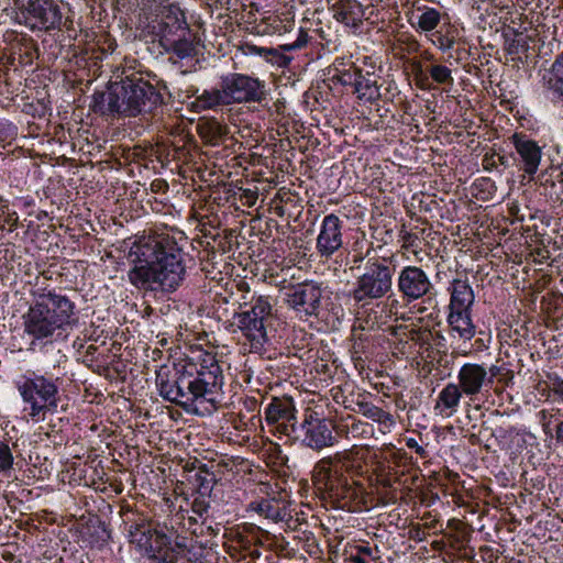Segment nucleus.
<instances>
[{"label": "nucleus", "instance_id": "9d476101", "mask_svg": "<svg viewBox=\"0 0 563 563\" xmlns=\"http://www.w3.org/2000/svg\"><path fill=\"white\" fill-rule=\"evenodd\" d=\"M188 29L185 13L174 4L163 7L146 25L147 33L157 40L161 47L174 43L173 40L187 33Z\"/></svg>", "mask_w": 563, "mask_h": 563}, {"label": "nucleus", "instance_id": "f3484780", "mask_svg": "<svg viewBox=\"0 0 563 563\" xmlns=\"http://www.w3.org/2000/svg\"><path fill=\"white\" fill-rule=\"evenodd\" d=\"M518 155V165L528 175H534L542 157L541 146L525 133H515L510 137Z\"/></svg>", "mask_w": 563, "mask_h": 563}, {"label": "nucleus", "instance_id": "37998d69", "mask_svg": "<svg viewBox=\"0 0 563 563\" xmlns=\"http://www.w3.org/2000/svg\"><path fill=\"white\" fill-rule=\"evenodd\" d=\"M498 163L496 159V155L493 154L490 156H485L484 158V168L485 169H492L494 167H497Z\"/></svg>", "mask_w": 563, "mask_h": 563}, {"label": "nucleus", "instance_id": "f8f14e48", "mask_svg": "<svg viewBox=\"0 0 563 563\" xmlns=\"http://www.w3.org/2000/svg\"><path fill=\"white\" fill-rule=\"evenodd\" d=\"M265 420L275 432L292 439L299 427L295 402L290 397H274L265 408Z\"/></svg>", "mask_w": 563, "mask_h": 563}, {"label": "nucleus", "instance_id": "423d86ee", "mask_svg": "<svg viewBox=\"0 0 563 563\" xmlns=\"http://www.w3.org/2000/svg\"><path fill=\"white\" fill-rule=\"evenodd\" d=\"M364 262L362 273L356 277L351 297L362 306L373 300H379L393 290L396 273V257L371 256L369 252L363 256H355L353 263Z\"/></svg>", "mask_w": 563, "mask_h": 563}, {"label": "nucleus", "instance_id": "6e6552de", "mask_svg": "<svg viewBox=\"0 0 563 563\" xmlns=\"http://www.w3.org/2000/svg\"><path fill=\"white\" fill-rule=\"evenodd\" d=\"M16 387L23 401L30 405L32 418L46 410L56 409L58 386L55 380L33 373L32 376H23Z\"/></svg>", "mask_w": 563, "mask_h": 563}, {"label": "nucleus", "instance_id": "9b49d317", "mask_svg": "<svg viewBox=\"0 0 563 563\" xmlns=\"http://www.w3.org/2000/svg\"><path fill=\"white\" fill-rule=\"evenodd\" d=\"M396 288L407 303L434 295V285L429 273L416 265H406L397 273Z\"/></svg>", "mask_w": 563, "mask_h": 563}, {"label": "nucleus", "instance_id": "c85d7f7f", "mask_svg": "<svg viewBox=\"0 0 563 563\" xmlns=\"http://www.w3.org/2000/svg\"><path fill=\"white\" fill-rule=\"evenodd\" d=\"M418 10L421 11L417 15L418 29L426 33L435 30L441 22V13L437 9L428 7L419 8Z\"/></svg>", "mask_w": 563, "mask_h": 563}, {"label": "nucleus", "instance_id": "412c9836", "mask_svg": "<svg viewBox=\"0 0 563 563\" xmlns=\"http://www.w3.org/2000/svg\"><path fill=\"white\" fill-rule=\"evenodd\" d=\"M451 292L450 311H471L475 296L472 287L466 280L454 279L449 288Z\"/></svg>", "mask_w": 563, "mask_h": 563}, {"label": "nucleus", "instance_id": "864d4df0", "mask_svg": "<svg viewBox=\"0 0 563 563\" xmlns=\"http://www.w3.org/2000/svg\"><path fill=\"white\" fill-rule=\"evenodd\" d=\"M384 486H385V487H390V486H391V484H390V482H389V481H386V482L384 483Z\"/></svg>", "mask_w": 563, "mask_h": 563}, {"label": "nucleus", "instance_id": "2eb2a0df", "mask_svg": "<svg viewBox=\"0 0 563 563\" xmlns=\"http://www.w3.org/2000/svg\"><path fill=\"white\" fill-rule=\"evenodd\" d=\"M342 220L333 213L323 218L316 244L320 257L329 258L342 247Z\"/></svg>", "mask_w": 563, "mask_h": 563}, {"label": "nucleus", "instance_id": "c756f323", "mask_svg": "<svg viewBox=\"0 0 563 563\" xmlns=\"http://www.w3.org/2000/svg\"><path fill=\"white\" fill-rule=\"evenodd\" d=\"M249 508L256 511L261 516L272 519L274 521H278L283 519L280 508L275 504L274 500L269 499H261L257 501H252L249 505Z\"/></svg>", "mask_w": 563, "mask_h": 563}, {"label": "nucleus", "instance_id": "4be33fe9", "mask_svg": "<svg viewBox=\"0 0 563 563\" xmlns=\"http://www.w3.org/2000/svg\"><path fill=\"white\" fill-rule=\"evenodd\" d=\"M448 324L451 335H457L464 342L470 341L476 334V327L473 323L471 311H450L448 316Z\"/></svg>", "mask_w": 563, "mask_h": 563}, {"label": "nucleus", "instance_id": "ea45409f", "mask_svg": "<svg viewBox=\"0 0 563 563\" xmlns=\"http://www.w3.org/2000/svg\"><path fill=\"white\" fill-rule=\"evenodd\" d=\"M172 549L174 550V554H176V562L180 563V560L184 559L185 552L187 550L185 538L177 537L176 540L172 539Z\"/></svg>", "mask_w": 563, "mask_h": 563}, {"label": "nucleus", "instance_id": "de8ad7c7", "mask_svg": "<svg viewBox=\"0 0 563 563\" xmlns=\"http://www.w3.org/2000/svg\"><path fill=\"white\" fill-rule=\"evenodd\" d=\"M498 165L507 166L508 159L504 155L495 154Z\"/></svg>", "mask_w": 563, "mask_h": 563}, {"label": "nucleus", "instance_id": "aec40b11", "mask_svg": "<svg viewBox=\"0 0 563 563\" xmlns=\"http://www.w3.org/2000/svg\"><path fill=\"white\" fill-rule=\"evenodd\" d=\"M463 398H465V394H463L457 384L449 383L439 393L434 410L442 417L450 418L457 412Z\"/></svg>", "mask_w": 563, "mask_h": 563}, {"label": "nucleus", "instance_id": "7ed1b4c3", "mask_svg": "<svg viewBox=\"0 0 563 563\" xmlns=\"http://www.w3.org/2000/svg\"><path fill=\"white\" fill-rule=\"evenodd\" d=\"M162 93L143 77L132 74L92 95L90 109L102 117H136L163 104Z\"/></svg>", "mask_w": 563, "mask_h": 563}, {"label": "nucleus", "instance_id": "a19ab883", "mask_svg": "<svg viewBox=\"0 0 563 563\" xmlns=\"http://www.w3.org/2000/svg\"><path fill=\"white\" fill-rule=\"evenodd\" d=\"M438 46L442 51H449L451 49L455 44V36L451 35L449 32L446 34H440L438 36Z\"/></svg>", "mask_w": 563, "mask_h": 563}, {"label": "nucleus", "instance_id": "f03ea898", "mask_svg": "<svg viewBox=\"0 0 563 563\" xmlns=\"http://www.w3.org/2000/svg\"><path fill=\"white\" fill-rule=\"evenodd\" d=\"M223 385L222 368L213 355L207 354L199 364L188 363L180 369L161 368L156 373L159 396L181 407L187 412H197L198 401L216 402Z\"/></svg>", "mask_w": 563, "mask_h": 563}, {"label": "nucleus", "instance_id": "5fc2aeb1", "mask_svg": "<svg viewBox=\"0 0 563 563\" xmlns=\"http://www.w3.org/2000/svg\"><path fill=\"white\" fill-rule=\"evenodd\" d=\"M220 300H222L224 303H227V302H228V299H227L225 297H221V298L219 299V301H220Z\"/></svg>", "mask_w": 563, "mask_h": 563}, {"label": "nucleus", "instance_id": "a18cd8bd", "mask_svg": "<svg viewBox=\"0 0 563 563\" xmlns=\"http://www.w3.org/2000/svg\"><path fill=\"white\" fill-rule=\"evenodd\" d=\"M432 339H433L435 345L443 346V341H445V338L440 331L435 332L432 335Z\"/></svg>", "mask_w": 563, "mask_h": 563}, {"label": "nucleus", "instance_id": "39448f33", "mask_svg": "<svg viewBox=\"0 0 563 563\" xmlns=\"http://www.w3.org/2000/svg\"><path fill=\"white\" fill-rule=\"evenodd\" d=\"M33 303L24 314V331L37 339H47L56 330L73 324L75 305L64 295L55 291L36 292Z\"/></svg>", "mask_w": 563, "mask_h": 563}, {"label": "nucleus", "instance_id": "e433bc0d", "mask_svg": "<svg viewBox=\"0 0 563 563\" xmlns=\"http://www.w3.org/2000/svg\"><path fill=\"white\" fill-rule=\"evenodd\" d=\"M208 498H210V496L196 495L191 503L192 512L199 516L200 518L207 515L209 511L210 503Z\"/></svg>", "mask_w": 563, "mask_h": 563}, {"label": "nucleus", "instance_id": "c03bdc74", "mask_svg": "<svg viewBox=\"0 0 563 563\" xmlns=\"http://www.w3.org/2000/svg\"><path fill=\"white\" fill-rule=\"evenodd\" d=\"M554 437L556 442L563 445V419L556 423Z\"/></svg>", "mask_w": 563, "mask_h": 563}, {"label": "nucleus", "instance_id": "a211bd4d", "mask_svg": "<svg viewBox=\"0 0 563 563\" xmlns=\"http://www.w3.org/2000/svg\"><path fill=\"white\" fill-rule=\"evenodd\" d=\"M238 327L250 343V351L262 353L268 341L266 327L263 322L250 317V313L234 312Z\"/></svg>", "mask_w": 563, "mask_h": 563}, {"label": "nucleus", "instance_id": "72a5a7b5", "mask_svg": "<svg viewBox=\"0 0 563 563\" xmlns=\"http://www.w3.org/2000/svg\"><path fill=\"white\" fill-rule=\"evenodd\" d=\"M352 0H341L333 4V18L345 25H350V15L352 13Z\"/></svg>", "mask_w": 563, "mask_h": 563}, {"label": "nucleus", "instance_id": "1a4fd4ad", "mask_svg": "<svg viewBox=\"0 0 563 563\" xmlns=\"http://www.w3.org/2000/svg\"><path fill=\"white\" fill-rule=\"evenodd\" d=\"M333 429L332 421L307 408L291 440L299 441L303 446L319 452L333 446L338 442Z\"/></svg>", "mask_w": 563, "mask_h": 563}, {"label": "nucleus", "instance_id": "393cba45", "mask_svg": "<svg viewBox=\"0 0 563 563\" xmlns=\"http://www.w3.org/2000/svg\"><path fill=\"white\" fill-rule=\"evenodd\" d=\"M194 37V33L188 29L187 33H183L180 36H177L173 40L174 43L165 45L163 49L167 54H174L179 59L194 57L197 54Z\"/></svg>", "mask_w": 563, "mask_h": 563}, {"label": "nucleus", "instance_id": "7c9ffc66", "mask_svg": "<svg viewBox=\"0 0 563 563\" xmlns=\"http://www.w3.org/2000/svg\"><path fill=\"white\" fill-rule=\"evenodd\" d=\"M358 411L366 418L380 424L393 423V417L389 412L371 402H357Z\"/></svg>", "mask_w": 563, "mask_h": 563}, {"label": "nucleus", "instance_id": "bb28decb", "mask_svg": "<svg viewBox=\"0 0 563 563\" xmlns=\"http://www.w3.org/2000/svg\"><path fill=\"white\" fill-rule=\"evenodd\" d=\"M242 313H250V317L267 324L273 317V306L268 297L258 296L251 300V309L242 311Z\"/></svg>", "mask_w": 563, "mask_h": 563}, {"label": "nucleus", "instance_id": "f257e3e1", "mask_svg": "<svg viewBox=\"0 0 563 563\" xmlns=\"http://www.w3.org/2000/svg\"><path fill=\"white\" fill-rule=\"evenodd\" d=\"M134 266L129 280L139 289L172 292L183 283L186 269L183 252L173 238L148 239L135 244L129 254Z\"/></svg>", "mask_w": 563, "mask_h": 563}, {"label": "nucleus", "instance_id": "8fccbe9b", "mask_svg": "<svg viewBox=\"0 0 563 563\" xmlns=\"http://www.w3.org/2000/svg\"><path fill=\"white\" fill-rule=\"evenodd\" d=\"M246 531L253 533V532H261V529L257 528L256 526L254 525H251L250 527L245 528Z\"/></svg>", "mask_w": 563, "mask_h": 563}, {"label": "nucleus", "instance_id": "603ef678", "mask_svg": "<svg viewBox=\"0 0 563 563\" xmlns=\"http://www.w3.org/2000/svg\"><path fill=\"white\" fill-rule=\"evenodd\" d=\"M390 334H391V335H397V334H398V328H397V327L393 328V329L390 330Z\"/></svg>", "mask_w": 563, "mask_h": 563}, {"label": "nucleus", "instance_id": "b1692460", "mask_svg": "<svg viewBox=\"0 0 563 563\" xmlns=\"http://www.w3.org/2000/svg\"><path fill=\"white\" fill-rule=\"evenodd\" d=\"M544 85L553 99L563 102V51L555 56L548 70V77L544 76Z\"/></svg>", "mask_w": 563, "mask_h": 563}, {"label": "nucleus", "instance_id": "2f4dec72", "mask_svg": "<svg viewBox=\"0 0 563 563\" xmlns=\"http://www.w3.org/2000/svg\"><path fill=\"white\" fill-rule=\"evenodd\" d=\"M538 415H539L540 423L542 426V430H543L544 434H547V435H552L551 424H552L553 419H556V417L563 418V412L560 407H552L549 410L542 409L541 411H539Z\"/></svg>", "mask_w": 563, "mask_h": 563}, {"label": "nucleus", "instance_id": "79ce46f5", "mask_svg": "<svg viewBox=\"0 0 563 563\" xmlns=\"http://www.w3.org/2000/svg\"><path fill=\"white\" fill-rule=\"evenodd\" d=\"M406 445L409 448V449H412L415 450V452L420 455L421 457H426L427 456V451L423 446H421L418 441L415 439V438H408L406 440Z\"/></svg>", "mask_w": 563, "mask_h": 563}, {"label": "nucleus", "instance_id": "cd10ccee", "mask_svg": "<svg viewBox=\"0 0 563 563\" xmlns=\"http://www.w3.org/2000/svg\"><path fill=\"white\" fill-rule=\"evenodd\" d=\"M217 483V478L214 473L210 472L207 465H201L198 467L196 474L194 475V485L196 487V495L200 496H210L212 494L214 484Z\"/></svg>", "mask_w": 563, "mask_h": 563}, {"label": "nucleus", "instance_id": "ddd939ff", "mask_svg": "<svg viewBox=\"0 0 563 563\" xmlns=\"http://www.w3.org/2000/svg\"><path fill=\"white\" fill-rule=\"evenodd\" d=\"M322 292L321 284L303 282L289 289L286 303L296 312L306 317H318L321 309Z\"/></svg>", "mask_w": 563, "mask_h": 563}, {"label": "nucleus", "instance_id": "09e8293b", "mask_svg": "<svg viewBox=\"0 0 563 563\" xmlns=\"http://www.w3.org/2000/svg\"><path fill=\"white\" fill-rule=\"evenodd\" d=\"M497 371H498L497 366H494V365H493V366L489 368L488 376H492V378L494 379V377H495V376H496V374H497Z\"/></svg>", "mask_w": 563, "mask_h": 563}, {"label": "nucleus", "instance_id": "dca6fc26", "mask_svg": "<svg viewBox=\"0 0 563 563\" xmlns=\"http://www.w3.org/2000/svg\"><path fill=\"white\" fill-rule=\"evenodd\" d=\"M22 7L35 22L33 26L44 30L56 29L62 22V13L54 0H22Z\"/></svg>", "mask_w": 563, "mask_h": 563}, {"label": "nucleus", "instance_id": "f704fd0d", "mask_svg": "<svg viewBox=\"0 0 563 563\" xmlns=\"http://www.w3.org/2000/svg\"><path fill=\"white\" fill-rule=\"evenodd\" d=\"M547 400L551 404H563V379H553L548 387Z\"/></svg>", "mask_w": 563, "mask_h": 563}, {"label": "nucleus", "instance_id": "6ab92c4d", "mask_svg": "<svg viewBox=\"0 0 563 563\" xmlns=\"http://www.w3.org/2000/svg\"><path fill=\"white\" fill-rule=\"evenodd\" d=\"M147 532L151 538V543L147 549L150 558L158 563H177L176 554H174V550L172 549V536H174V533L170 532L168 534L159 527L148 530Z\"/></svg>", "mask_w": 563, "mask_h": 563}, {"label": "nucleus", "instance_id": "473e14b6", "mask_svg": "<svg viewBox=\"0 0 563 563\" xmlns=\"http://www.w3.org/2000/svg\"><path fill=\"white\" fill-rule=\"evenodd\" d=\"M431 78L441 85H453L452 71L450 68L443 65H432L429 68Z\"/></svg>", "mask_w": 563, "mask_h": 563}, {"label": "nucleus", "instance_id": "a878e982", "mask_svg": "<svg viewBox=\"0 0 563 563\" xmlns=\"http://www.w3.org/2000/svg\"><path fill=\"white\" fill-rule=\"evenodd\" d=\"M197 133L209 145H218L222 136L227 134V126L217 119H205L197 123Z\"/></svg>", "mask_w": 563, "mask_h": 563}, {"label": "nucleus", "instance_id": "49530a36", "mask_svg": "<svg viewBox=\"0 0 563 563\" xmlns=\"http://www.w3.org/2000/svg\"><path fill=\"white\" fill-rule=\"evenodd\" d=\"M410 334H411L410 335L411 340L420 339V340L424 341V338H423L422 332L420 330H411Z\"/></svg>", "mask_w": 563, "mask_h": 563}, {"label": "nucleus", "instance_id": "3c124183", "mask_svg": "<svg viewBox=\"0 0 563 563\" xmlns=\"http://www.w3.org/2000/svg\"><path fill=\"white\" fill-rule=\"evenodd\" d=\"M475 344H477V347H478L479 350H482L483 347H485V344H484V342H483V340H482V339L476 340V341H475Z\"/></svg>", "mask_w": 563, "mask_h": 563}, {"label": "nucleus", "instance_id": "6e6d98bb", "mask_svg": "<svg viewBox=\"0 0 563 563\" xmlns=\"http://www.w3.org/2000/svg\"><path fill=\"white\" fill-rule=\"evenodd\" d=\"M271 558H272L273 560H275V562H273V563H278V559H277L276 556L271 555Z\"/></svg>", "mask_w": 563, "mask_h": 563}, {"label": "nucleus", "instance_id": "58836bf2", "mask_svg": "<svg viewBox=\"0 0 563 563\" xmlns=\"http://www.w3.org/2000/svg\"><path fill=\"white\" fill-rule=\"evenodd\" d=\"M355 550L356 552L350 555L351 563H367L366 558L373 554V550L368 547L357 545Z\"/></svg>", "mask_w": 563, "mask_h": 563}, {"label": "nucleus", "instance_id": "c9c22d12", "mask_svg": "<svg viewBox=\"0 0 563 563\" xmlns=\"http://www.w3.org/2000/svg\"><path fill=\"white\" fill-rule=\"evenodd\" d=\"M506 52L511 55H518L521 52L527 51L528 42L527 38L520 35H516L510 40H506Z\"/></svg>", "mask_w": 563, "mask_h": 563}, {"label": "nucleus", "instance_id": "0eeeda50", "mask_svg": "<svg viewBox=\"0 0 563 563\" xmlns=\"http://www.w3.org/2000/svg\"><path fill=\"white\" fill-rule=\"evenodd\" d=\"M350 460L347 451L320 460L313 467V483L332 497L355 500L362 493V487L351 482L342 471L343 467H347Z\"/></svg>", "mask_w": 563, "mask_h": 563}, {"label": "nucleus", "instance_id": "4d7b16f0", "mask_svg": "<svg viewBox=\"0 0 563 563\" xmlns=\"http://www.w3.org/2000/svg\"><path fill=\"white\" fill-rule=\"evenodd\" d=\"M292 47H300V44L288 46L287 48L289 49V48H292Z\"/></svg>", "mask_w": 563, "mask_h": 563}, {"label": "nucleus", "instance_id": "4c0bfd02", "mask_svg": "<svg viewBox=\"0 0 563 563\" xmlns=\"http://www.w3.org/2000/svg\"><path fill=\"white\" fill-rule=\"evenodd\" d=\"M13 456L8 444L0 442V471H8L12 467Z\"/></svg>", "mask_w": 563, "mask_h": 563}, {"label": "nucleus", "instance_id": "4468645a", "mask_svg": "<svg viewBox=\"0 0 563 563\" xmlns=\"http://www.w3.org/2000/svg\"><path fill=\"white\" fill-rule=\"evenodd\" d=\"M457 386L461 388L468 401H476L479 396L487 393L492 385L493 378L488 376V371L484 364L465 363L457 372Z\"/></svg>", "mask_w": 563, "mask_h": 563}, {"label": "nucleus", "instance_id": "5701e85b", "mask_svg": "<svg viewBox=\"0 0 563 563\" xmlns=\"http://www.w3.org/2000/svg\"><path fill=\"white\" fill-rule=\"evenodd\" d=\"M354 90L357 93V98L367 102H376L382 98L380 87L377 84V79L369 73L365 75L361 70L355 73L354 78Z\"/></svg>", "mask_w": 563, "mask_h": 563}, {"label": "nucleus", "instance_id": "20e7f679", "mask_svg": "<svg viewBox=\"0 0 563 563\" xmlns=\"http://www.w3.org/2000/svg\"><path fill=\"white\" fill-rule=\"evenodd\" d=\"M266 84L256 77L231 73L221 77L219 87L202 90L192 88L197 111L218 110L234 103H262L267 98Z\"/></svg>", "mask_w": 563, "mask_h": 563}]
</instances>
